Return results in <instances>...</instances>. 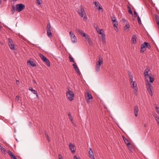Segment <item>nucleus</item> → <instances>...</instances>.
<instances>
[{
  "label": "nucleus",
  "mask_w": 159,
  "mask_h": 159,
  "mask_svg": "<svg viewBox=\"0 0 159 159\" xmlns=\"http://www.w3.org/2000/svg\"><path fill=\"white\" fill-rule=\"evenodd\" d=\"M80 7V9L78 10V12L80 17H83L84 19H87V17L85 12L84 10L83 6L82 5H81Z\"/></svg>",
  "instance_id": "f257e3e1"
},
{
  "label": "nucleus",
  "mask_w": 159,
  "mask_h": 159,
  "mask_svg": "<svg viewBox=\"0 0 159 159\" xmlns=\"http://www.w3.org/2000/svg\"><path fill=\"white\" fill-rule=\"evenodd\" d=\"M131 87L133 89V92L136 95L138 94V87L135 81L130 82Z\"/></svg>",
  "instance_id": "f03ea898"
},
{
  "label": "nucleus",
  "mask_w": 159,
  "mask_h": 159,
  "mask_svg": "<svg viewBox=\"0 0 159 159\" xmlns=\"http://www.w3.org/2000/svg\"><path fill=\"white\" fill-rule=\"evenodd\" d=\"M25 8V5L22 3L17 4L16 5V10L18 12L21 11L24 9Z\"/></svg>",
  "instance_id": "7ed1b4c3"
},
{
  "label": "nucleus",
  "mask_w": 159,
  "mask_h": 159,
  "mask_svg": "<svg viewBox=\"0 0 159 159\" xmlns=\"http://www.w3.org/2000/svg\"><path fill=\"white\" fill-rule=\"evenodd\" d=\"M102 58L101 57H99L96 66V70L97 72H98L99 71L101 65L102 64Z\"/></svg>",
  "instance_id": "20e7f679"
},
{
  "label": "nucleus",
  "mask_w": 159,
  "mask_h": 159,
  "mask_svg": "<svg viewBox=\"0 0 159 159\" xmlns=\"http://www.w3.org/2000/svg\"><path fill=\"white\" fill-rule=\"evenodd\" d=\"M66 96L70 101H71L73 99L74 94L73 92L71 90H69L66 92Z\"/></svg>",
  "instance_id": "39448f33"
},
{
  "label": "nucleus",
  "mask_w": 159,
  "mask_h": 159,
  "mask_svg": "<svg viewBox=\"0 0 159 159\" xmlns=\"http://www.w3.org/2000/svg\"><path fill=\"white\" fill-rule=\"evenodd\" d=\"M111 19L113 22V25L115 29L116 30H117V26L118 25V23L116 20V18L114 16H113L111 17Z\"/></svg>",
  "instance_id": "423d86ee"
},
{
  "label": "nucleus",
  "mask_w": 159,
  "mask_h": 159,
  "mask_svg": "<svg viewBox=\"0 0 159 159\" xmlns=\"http://www.w3.org/2000/svg\"><path fill=\"white\" fill-rule=\"evenodd\" d=\"M147 88L148 92L151 96L153 95L152 92L153 91V87L152 84L150 83H148L146 85Z\"/></svg>",
  "instance_id": "0eeeda50"
},
{
  "label": "nucleus",
  "mask_w": 159,
  "mask_h": 159,
  "mask_svg": "<svg viewBox=\"0 0 159 159\" xmlns=\"http://www.w3.org/2000/svg\"><path fill=\"white\" fill-rule=\"evenodd\" d=\"M69 34L72 42L73 43L77 42V38L74 34L71 31L69 32Z\"/></svg>",
  "instance_id": "6e6552de"
},
{
  "label": "nucleus",
  "mask_w": 159,
  "mask_h": 159,
  "mask_svg": "<svg viewBox=\"0 0 159 159\" xmlns=\"http://www.w3.org/2000/svg\"><path fill=\"white\" fill-rule=\"evenodd\" d=\"M51 26L49 23L47 26V35L49 37H51L52 36V34L51 32Z\"/></svg>",
  "instance_id": "1a4fd4ad"
},
{
  "label": "nucleus",
  "mask_w": 159,
  "mask_h": 159,
  "mask_svg": "<svg viewBox=\"0 0 159 159\" xmlns=\"http://www.w3.org/2000/svg\"><path fill=\"white\" fill-rule=\"evenodd\" d=\"M8 45L10 48L11 50H14L15 49V45H14L12 40L10 38L8 39Z\"/></svg>",
  "instance_id": "9d476101"
},
{
  "label": "nucleus",
  "mask_w": 159,
  "mask_h": 159,
  "mask_svg": "<svg viewBox=\"0 0 159 159\" xmlns=\"http://www.w3.org/2000/svg\"><path fill=\"white\" fill-rule=\"evenodd\" d=\"M147 42H145L141 46L140 52L142 53H143L146 50V46H147Z\"/></svg>",
  "instance_id": "9b49d317"
},
{
  "label": "nucleus",
  "mask_w": 159,
  "mask_h": 159,
  "mask_svg": "<svg viewBox=\"0 0 159 159\" xmlns=\"http://www.w3.org/2000/svg\"><path fill=\"white\" fill-rule=\"evenodd\" d=\"M85 98L87 101V103H89V100L93 99V97L91 94L88 92L85 95Z\"/></svg>",
  "instance_id": "f8f14e48"
},
{
  "label": "nucleus",
  "mask_w": 159,
  "mask_h": 159,
  "mask_svg": "<svg viewBox=\"0 0 159 159\" xmlns=\"http://www.w3.org/2000/svg\"><path fill=\"white\" fill-rule=\"evenodd\" d=\"M69 148L71 151L72 153H74L75 152V151L74 150V147L75 146L73 145L72 143H70L69 144Z\"/></svg>",
  "instance_id": "ddd939ff"
},
{
  "label": "nucleus",
  "mask_w": 159,
  "mask_h": 159,
  "mask_svg": "<svg viewBox=\"0 0 159 159\" xmlns=\"http://www.w3.org/2000/svg\"><path fill=\"white\" fill-rule=\"evenodd\" d=\"M89 157L91 158V159H95L93 156V152L92 149L90 148H89Z\"/></svg>",
  "instance_id": "4468645a"
},
{
  "label": "nucleus",
  "mask_w": 159,
  "mask_h": 159,
  "mask_svg": "<svg viewBox=\"0 0 159 159\" xmlns=\"http://www.w3.org/2000/svg\"><path fill=\"white\" fill-rule=\"evenodd\" d=\"M74 69L75 70V71L77 72V73L79 74H80V72L79 70V69H78L77 65L76 64V63H74L72 65Z\"/></svg>",
  "instance_id": "2eb2a0df"
},
{
  "label": "nucleus",
  "mask_w": 159,
  "mask_h": 159,
  "mask_svg": "<svg viewBox=\"0 0 159 159\" xmlns=\"http://www.w3.org/2000/svg\"><path fill=\"white\" fill-rule=\"evenodd\" d=\"M139 111V109L138 106H135L134 107V113L135 116H137L138 113Z\"/></svg>",
  "instance_id": "dca6fc26"
},
{
  "label": "nucleus",
  "mask_w": 159,
  "mask_h": 159,
  "mask_svg": "<svg viewBox=\"0 0 159 159\" xmlns=\"http://www.w3.org/2000/svg\"><path fill=\"white\" fill-rule=\"evenodd\" d=\"M8 153L9 155L11 157L12 159H17L16 157L12 153V152L9 150L8 151Z\"/></svg>",
  "instance_id": "f3484780"
},
{
  "label": "nucleus",
  "mask_w": 159,
  "mask_h": 159,
  "mask_svg": "<svg viewBox=\"0 0 159 159\" xmlns=\"http://www.w3.org/2000/svg\"><path fill=\"white\" fill-rule=\"evenodd\" d=\"M150 70V69L148 67H147L146 69L145 70L144 75L145 76H149L148 73Z\"/></svg>",
  "instance_id": "a211bd4d"
},
{
  "label": "nucleus",
  "mask_w": 159,
  "mask_h": 159,
  "mask_svg": "<svg viewBox=\"0 0 159 159\" xmlns=\"http://www.w3.org/2000/svg\"><path fill=\"white\" fill-rule=\"evenodd\" d=\"M122 138L125 143L126 144L127 146H129V143L128 140L124 135L122 136Z\"/></svg>",
  "instance_id": "6ab92c4d"
},
{
  "label": "nucleus",
  "mask_w": 159,
  "mask_h": 159,
  "mask_svg": "<svg viewBox=\"0 0 159 159\" xmlns=\"http://www.w3.org/2000/svg\"><path fill=\"white\" fill-rule=\"evenodd\" d=\"M27 64L28 65H30L33 67H34L36 66V64L34 62L31 60H29L27 61Z\"/></svg>",
  "instance_id": "aec40b11"
},
{
  "label": "nucleus",
  "mask_w": 159,
  "mask_h": 159,
  "mask_svg": "<svg viewBox=\"0 0 159 159\" xmlns=\"http://www.w3.org/2000/svg\"><path fill=\"white\" fill-rule=\"evenodd\" d=\"M77 31L81 35H83L84 37H85V34L83 32L82 30L79 28H76Z\"/></svg>",
  "instance_id": "412c9836"
},
{
  "label": "nucleus",
  "mask_w": 159,
  "mask_h": 159,
  "mask_svg": "<svg viewBox=\"0 0 159 159\" xmlns=\"http://www.w3.org/2000/svg\"><path fill=\"white\" fill-rule=\"evenodd\" d=\"M29 90L30 91H31L32 92H33V93H34V94H36L37 97H38V94L37 91L36 90L33 89L32 88H29Z\"/></svg>",
  "instance_id": "4be33fe9"
},
{
  "label": "nucleus",
  "mask_w": 159,
  "mask_h": 159,
  "mask_svg": "<svg viewBox=\"0 0 159 159\" xmlns=\"http://www.w3.org/2000/svg\"><path fill=\"white\" fill-rule=\"evenodd\" d=\"M136 38L137 37L136 35H134L133 36L131 39V41L132 43H136Z\"/></svg>",
  "instance_id": "5701e85b"
},
{
  "label": "nucleus",
  "mask_w": 159,
  "mask_h": 159,
  "mask_svg": "<svg viewBox=\"0 0 159 159\" xmlns=\"http://www.w3.org/2000/svg\"><path fill=\"white\" fill-rule=\"evenodd\" d=\"M130 27V25L128 23H127L126 25L124 27V29L125 30L127 31H129V28Z\"/></svg>",
  "instance_id": "b1692460"
},
{
  "label": "nucleus",
  "mask_w": 159,
  "mask_h": 159,
  "mask_svg": "<svg viewBox=\"0 0 159 159\" xmlns=\"http://www.w3.org/2000/svg\"><path fill=\"white\" fill-rule=\"evenodd\" d=\"M156 20L158 26H159V16L157 15L155 16Z\"/></svg>",
  "instance_id": "393cba45"
},
{
  "label": "nucleus",
  "mask_w": 159,
  "mask_h": 159,
  "mask_svg": "<svg viewBox=\"0 0 159 159\" xmlns=\"http://www.w3.org/2000/svg\"><path fill=\"white\" fill-rule=\"evenodd\" d=\"M94 3L96 7L98 8V10L101 9L102 10V8L98 4V3L97 2H95Z\"/></svg>",
  "instance_id": "a878e982"
},
{
  "label": "nucleus",
  "mask_w": 159,
  "mask_h": 159,
  "mask_svg": "<svg viewBox=\"0 0 159 159\" xmlns=\"http://www.w3.org/2000/svg\"><path fill=\"white\" fill-rule=\"evenodd\" d=\"M87 38H88L87 41H88L89 43V45L90 46L92 45H93L92 42L91 41V40L90 38L89 37V36H87Z\"/></svg>",
  "instance_id": "bb28decb"
},
{
  "label": "nucleus",
  "mask_w": 159,
  "mask_h": 159,
  "mask_svg": "<svg viewBox=\"0 0 159 159\" xmlns=\"http://www.w3.org/2000/svg\"><path fill=\"white\" fill-rule=\"evenodd\" d=\"M102 41L103 43L104 44H105L106 40H105V34H103V35H102Z\"/></svg>",
  "instance_id": "cd10ccee"
},
{
  "label": "nucleus",
  "mask_w": 159,
  "mask_h": 159,
  "mask_svg": "<svg viewBox=\"0 0 159 159\" xmlns=\"http://www.w3.org/2000/svg\"><path fill=\"white\" fill-rule=\"evenodd\" d=\"M0 149L1 152L3 153H5L6 151L5 148H4L1 145H0Z\"/></svg>",
  "instance_id": "c85d7f7f"
},
{
  "label": "nucleus",
  "mask_w": 159,
  "mask_h": 159,
  "mask_svg": "<svg viewBox=\"0 0 159 159\" xmlns=\"http://www.w3.org/2000/svg\"><path fill=\"white\" fill-rule=\"evenodd\" d=\"M39 56L43 61H44L47 58L45 56H43V55L41 53L39 54Z\"/></svg>",
  "instance_id": "c756f323"
},
{
  "label": "nucleus",
  "mask_w": 159,
  "mask_h": 159,
  "mask_svg": "<svg viewBox=\"0 0 159 159\" xmlns=\"http://www.w3.org/2000/svg\"><path fill=\"white\" fill-rule=\"evenodd\" d=\"M45 134L46 137V139L48 140V141L49 142L50 141V139L48 136V135L47 134L46 132H45Z\"/></svg>",
  "instance_id": "7c9ffc66"
},
{
  "label": "nucleus",
  "mask_w": 159,
  "mask_h": 159,
  "mask_svg": "<svg viewBox=\"0 0 159 159\" xmlns=\"http://www.w3.org/2000/svg\"><path fill=\"white\" fill-rule=\"evenodd\" d=\"M150 79V82L151 83H152L154 81V79L153 78L151 77V76H149Z\"/></svg>",
  "instance_id": "2f4dec72"
},
{
  "label": "nucleus",
  "mask_w": 159,
  "mask_h": 159,
  "mask_svg": "<svg viewBox=\"0 0 159 159\" xmlns=\"http://www.w3.org/2000/svg\"><path fill=\"white\" fill-rule=\"evenodd\" d=\"M102 31H103L102 29H101L99 30H97V32L99 34L102 35H103V34H104L102 33Z\"/></svg>",
  "instance_id": "473e14b6"
},
{
  "label": "nucleus",
  "mask_w": 159,
  "mask_h": 159,
  "mask_svg": "<svg viewBox=\"0 0 159 159\" xmlns=\"http://www.w3.org/2000/svg\"><path fill=\"white\" fill-rule=\"evenodd\" d=\"M69 58L70 62H73L74 63H75L74 61V59L71 57V56H69Z\"/></svg>",
  "instance_id": "72a5a7b5"
},
{
  "label": "nucleus",
  "mask_w": 159,
  "mask_h": 159,
  "mask_svg": "<svg viewBox=\"0 0 159 159\" xmlns=\"http://www.w3.org/2000/svg\"><path fill=\"white\" fill-rule=\"evenodd\" d=\"M152 115L154 116L155 118V119L158 118L159 117L157 116V115L155 112H153L152 113Z\"/></svg>",
  "instance_id": "f704fd0d"
},
{
  "label": "nucleus",
  "mask_w": 159,
  "mask_h": 159,
  "mask_svg": "<svg viewBox=\"0 0 159 159\" xmlns=\"http://www.w3.org/2000/svg\"><path fill=\"white\" fill-rule=\"evenodd\" d=\"M128 8L129 9L128 12H129V13L130 14L132 15H133V12H132V10H131L130 8V7L129 6L128 7Z\"/></svg>",
  "instance_id": "c9c22d12"
},
{
  "label": "nucleus",
  "mask_w": 159,
  "mask_h": 159,
  "mask_svg": "<svg viewBox=\"0 0 159 159\" xmlns=\"http://www.w3.org/2000/svg\"><path fill=\"white\" fill-rule=\"evenodd\" d=\"M19 96L18 95H16V100L18 102L20 103V101L19 100Z\"/></svg>",
  "instance_id": "e433bc0d"
},
{
  "label": "nucleus",
  "mask_w": 159,
  "mask_h": 159,
  "mask_svg": "<svg viewBox=\"0 0 159 159\" xmlns=\"http://www.w3.org/2000/svg\"><path fill=\"white\" fill-rule=\"evenodd\" d=\"M36 3L38 5H40L42 3V0H36Z\"/></svg>",
  "instance_id": "4c0bfd02"
},
{
  "label": "nucleus",
  "mask_w": 159,
  "mask_h": 159,
  "mask_svg": "<svg viewBox=\"0 0 159 159\" xmlns=\"http://www.w3.org/2000/svg\"><path fill=\"white\" fill-rule=\"evenodd\" d=\"M137 19H138V21L139 24L140 25L142 23V22L141 21L140 18V17L139 16H138Z\"/></svg>",
  "instance_id": "58836bf2"
},
{
  "label": "nucleus",
  "mask_w": 159,
  "mask_h": 159,
  "mask_svg": "<svg viewBox=\"0 0 159 159\" xmlns=\"http://www.w3.org/2000/svg\"><path fill=\"white\" fill-rule=\"evenodd\" d=\"M128 148H129V151L130 152H132L133 149H132V147L131 146V144H130V143H129V146H128Z\"/></svg>",
  "instance_id": "ea45409f"
},
{
  "label": "nucleus",
  "mask_w": 159,
  "mask_h": 159,
  "mask_svg": "<svg viewBox=\"0 0 159 159\" xmlns=\"http://www.w3.org/2000/svg\"><path fill=\"white\" fill-rule=\"evenodd\" d=\"M45 62L46 63V65L48 66H50V63L49 61L48 60V59L45 62Z\"/></svg>",
  "instance_id": "a19ab883"
},
{
  "label": "nucleus",
  "mask_w": 159,
  "mask_h": 159,
  "mask_svg": "<svg viewBox=\"0 0 159 159\" xmlns=\"http://www.w3.org/2000/svg\"><path fill=\"white\" fill-rule=\"evenodd\" d=\"M155 108L157 113L159 114V108L157 106L155 107Z\"/></svg>",
  "instance_id": "79ce46f5"
},
{
  "label": "nucleus",
  "mask_w": 159,
  "mask_h": 159,
  "mask_svg": "<svg viewBox=\"0 0 159 159\" xmlns=\"http://www.w3.org/2000/svg\"><path fill=\"white\" fill-rule=\"evenodd\" d=\"M129 78L130 79V82H134L133 81V76H130V77H129Z\"/></svg>",
  "instance_id": "37998d69"
},
{
  "label": "nucleus",
  "mask_w": 159,
  "mask_h": 159,
  "mask_svg": "<svg viewBox=\"0 0 159 159\" xmlns=\"http://www.w3.org/2000/svg\"><path fill=\"white\" fill-rule=\"evenodd\" d=\"M155 120L157 121V124L159 126V117L157 118L156 119H155Z\"/></svg>",
  "instance_id": "c03bdc74"
},
{
  "label": "nucleus",
  "mask_w": 159,
  "mask_h": 159,
  "mask_svg": "<svg viewBox=\"0 0 159 159\" xmlns=\"http://www.w3.org/2000/svg\"><path fill=\"white\" fill-rule=\"evenodd\" d=\"M147 46H146V47H147L148 48V49H150L151 48V46L149 44V43H147Z\"/></svg>",
  "instance_id": "a18cd8bd"
},
{
  "label": "nucleus",
  "mask_w": 159,
  "mask_h": 159,
  "mask_svg": "<svg viewBox=\"0 0 159 159\" xmlns=\"http://www.w3.org/2000/svg\"><path fill=\"white\" fill-rule=\"evenodd\" d=\"M59 159H63V158L61 156V155L60 154H59L58 155Z\"/></svg>",
  "instance_id": "49530a36"
},
{
  "label": "nucleus",
  "mask_w": 159,
  "mask_h": 159,
  "mask_svg": "<svg viewBox=\"0 0 159 159\" xmlns=\"http://www.w3.org/2000/svg\"><path fill=\"white\" fill-rule=\"evenodd\" d=\"M68 116L70 119L72 118L70 113H68Z\"/></svg>",
  "instance_id": "de8ad7c7"
},
{
  "label": "nucleus",
  "mask_w": 159,
  "mask_h": 159,
  "mask_svg": "<svg viewBox=\"0 0 159 159\" xmlns=\"http://www.w3.org/2000/svg\"><path fill=\"white\" fill-rule=\"evenodd\" d=\"M15 10H15V9H11V13L12 14H14V13L15 12Z\"/></svg>",
  "instance_id": "09e8293b"
},
{
  "label": "nucleus",
  "mask_w": 159,
  "mask_h": 159,
  "mask_svg": "<svg viewBox=\"0 0 159 159\" xmlns=\"http://www.w3.org/2000/svg\"><path fill=\"white\" fill-rule=\"evenodd\" d=\"M128 74L129 77H130V76H132V74L130 72L128 71Z\"/></svg>",
  "instance_id": "8fccbe9b"
},
{
  "label": "nucleus",
  "mask_w": 159,
  "mask_h": 159,
  "mask_svg": "<svg viewBox=\"0 0 159 159\" xmlns=\"http://www.w3.org/2000/svg\"><path fill=\"white\" fill-rule=\"evenodd\" d=\"M134 16H135V17L136 16V17H138V15H137V12H136V11H134Z\"/></svg>",
  "instance_id": "3c124183"
},
{
  "label": "nucleus",
  "mask_w": 159,
  "mask_h": 159,
  "mask_svg": "<svg viewBox=\"0 0 159 159\" xmlns=\"http://www.w3.org/2000/svg\"><path fill=\"white\" fill-rule=\"evenodd\" d=\"M12 9H15L16 10V7H15V6L13 5L12 6Z\"/></svg>",
  "instance_id": "603ef678"
},
{
  "label": "nucleus",
  "mask_w": 159,
  "mask_h": 159,
  "mask_svg": "<svg viewBox=\"0 0 159 159\" xmlns=\"http://www.w3.org/2000/svg\"><path fill=\"white\" fill-rule=\"evenodd\" d=\"M74 158V159H79L76 156H75Z\"/></svg>",
  "instance_id": "864d4df0"
},
{
  "label": "nucleus",
  "mask_w": 159,
  "mask_h": 159,
  "mask_svg": "<svg viewBox=\"0 0 159 159\" xmlns=\"http://www.w3.org/2000/svg\"><path fill=\"white\" fill-rule=\"evenodd\" d=\"M85 36H86L84 37L85 38V39L88 40V38H87V36H88V35L87 34H85Z\"/></svg>",
  "instance_id": "5fc2aeb1"
},
{
  "label": "nucleus",
  "mask_w": 159,
  "mask_h": 159,
  "mask_svg": "<svg viewBox=\"0 0 159 159\" xmlns=\"http://www.w3.org/2000/svg\"><path fill=\"white\" fill-rule=\"evenodd\" d=\"M98 29H99V28L98 27H97L96 28V30L97 31V30H98Z\"/></svg>",
  "instance_id": "6e6d98bb"
},
{
  "label": "nucleus",
  "mask_w": 159,
  "mask_h": 159,
  "mask_svg": "<svg viewBox=\"0 0 159 159\" xmlns=\"http://www.w3.org/2000/svg\"><path fill=\"white\" fill-rule=\"evenodd\" d=\"M70 120L72 121V123H73V124H74V123H73V118L71 119H70Z\"/></svg>",
  "instance_id": "4d7b16f0"
},
{
  "label": "nucleus",
  "mask_w": 159,
  "mask_h": 159,
  "mask_svg": "<svg viewBox=\"0 0 159 159\" xmlns=\"http://www.w3.org/2000/svg\"><path fill=\"white\" fill-rule=\"evenodd\" d=\"M48 60V59L47 58H46V59L44 61H43L45 62L47 60Z\"/></svg>",
  "instance_id": "13d9d810"
},
{
  "label": "nucleus",
  "mask_w": 159,
  "mask_h": 159,
  "mask_svg": "<svg viewBox=\"0 0 159 159\" xmlns=\"http://www.w3.org/2000/svg\"><path fill=\"white\" fill-rule=\"evenodd\" d=\"M16 83L17 84H18V83H19V80H16Z\"/></svg>",
  "instance_id": "bf43d9fd"
},
{
  "label": "nucleus",
  "mask_w": 159,
  "mask_h": 159,
  "mask_svg": "<svg viewBox=\"0 0 159 159\" xmlns=\"http://www.w3.org/2000/svg\"><path fill=\"white\" fill-rule=\"evenodd\" d=\"M33 82L34 83H36V82H35V81L34 80H33Z\"/></svg>",
  "instance_id": "052dcab7"
},
{
  "label": "nucleus",
  "mask_w": 159,
  "mask_h": 159,
  "mask_svg": "<svg viewBox=\"0 0 159 159\" xmlns=\"http://www.w3.org/2000/svg\"><path fill=\"white\" fill-rule=\"evenodd\" d=\"M74 124V126H76V125H75V124Z\"/></svg>",
  "instance_id": "680f3d73"
},
{
  "label": "nucleus",
  "mask_w": 159,
  "mask_h": 159,
  "mask_svg": "<svg viewBox=\"0 0 159 159\" xmlns=\"http://www.w3.org/2000/svg\"><path fill=\"white\" fill-rule=\"evenodd\" d=\"M145 127H146V125H144Z\"/></svg>",
  "instance_id": "e2e57ef3"
}]
</instances>
